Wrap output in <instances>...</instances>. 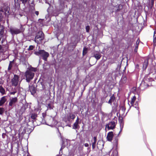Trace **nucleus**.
Returning <instances> with one entry per match:
<instances>
[{"label":"nucleus","instance_id":"nucleus-22","mask_svg":"<svg viewBox=\"0 0 156 156\" xmlns=\"http://www.w3.org/2000/svg\"><path fill=\"white\" fill-rule=\"evenodd\" d=\"M34 0H29L28 3L30 5L33 6L34 5Z\"/></svg>","mask_w":156,"mask_h":156},{"label":"nucleus","instance_id":"nucleus-32","mask_svg":"<svg viewBox=\"0 0 156 156\" xmlns=\"http://www.w3.org/2000/svg\"><path fill=\"white\" fill-rule=\"evenodd\" d=\"M5 134L4 133H3L2 135V137L3 138H5Z\"/></svg>","mask_w":156,"mask_h":156},{"label":"nucleus","instance_id":"nucleus-1","mask_svg":"<svg viewBox=\"0 0 156 156\" xmlns=\"http://www.w3.org/2000/svg\"><path fill=\"white\" fill-rule=\"evenodd\" d=\"M35 54L41 57H42L44 61H46L47 58L49 56V54L43 50H40L35 52Z\"/></svg>","mask_w":156,"mask_h":156},{"label":"nucleus","instance_id":"nucleus-30","mask_svg":"<svg viewBox=\"0 0 156 156\" xmlns=\"http://www.w3.org/2000/svg\"><path fill=\"white\" fill-rule=\"evenodd\" d=\"M34 48V47L33 46L31 45L30 46L28 50H32Z\"/></svg>","mask_w":156,"mask_h":156},{"label":"nucleus","instance_id":"nucleus-27","mask_svg":"<svg viewBox=\"0 0 156 156\" xmlns=\"http://www.w3.org/2000/svg\"><path fill=\"white\" fill-rule=\"evenodd\" d=\"M86 32L87 33L89 32L90 27L89 26H87L86 27Z\"/></svg>","mask_w":156,"mask_h":156},{"label":"nucleus","instance_id":"nucleus-2","mask_svg":"<svg viewBox=\"0 0 156 156\" xmlns=\"http://www.w3.org/2000/svg\"><path fill=\"white\" fill-rule=\"evenodd\" d=\"M44 38V34L41 31H39L35 37V41L37 43H39Z\"/></svg>","mask_w":156,"mask_h":156},{"label":"nucleus","instance_id":"nucleus-43","mask_svg":"<svg viewBox=\"0 0 156 156\" xmlns=\"http://www.w3.org/2000/svg\"><path fill=\"white\" fill-rule=\"evenodd\" d=\"M154 0H151V3L153 4H154Z\"/></svg>","mask_w":156,"mask_h":156},{"label":"nucleus","instance_id":"nucleus-13","mask_svg":"<svg viewBox=\"0 0 156 156\" xmlns=\"http://www.w3.org/2000/svg\"><path fill=\"white\" fill-rule=\"evenodd\" d=\"M97 140V138L95 136H94L93 139L91 140L92 142V147L93 149L95 147L96 143Z\"/></svg>","mask_w":156,"mask_h":156},{"label":"nucleus","instance_id":"nucleus-16","mask_svg":"<svg viewBox=\"0 0 156 156\" xmlns=\"http://www.w3.org/2000/svg\"><path fill=\"white\" fill-rule=\"evenodd\" d=\"M94 57L97 59V60H98L100 58L101 55L99 53H98L94 54Z\"/></svg>","mask_w":156,"mask_h":156},{"label":"nucleus","instance_id":"nucleus-25","mask_svg":"<svg viewBox=\"0 0 156 156\" xmlns=\"http://www.w3.org/2000/svg\"><path fill=\"white\" fill-rule=\"evenodd\" d=\"M148 64V61H145L143 65L144 67L145 68H146Z\"/></svg>","mask_w":156,"mask_h":156},{"label":"nucleus","instance_id":"nucleus-5","mask_svg":"<svg viewBox=\"0 0 156 156\" xmlns=\"http://www.w3.org/2000/svg\"><path fill=\"white\" fill-rule=\"evenodd\" d=\"M23 30H20V29L16 28H12L10 29V31L12 35L17 34L23 31Z\"/></svg>","mask_w":156,"mask_h":156},{"label":"nucleus","instance_id":"nucleus-35","mask_svg":"<svg viewBox=\"0 0 156 156\" xmlns=\"http://www.w3.org/2000/svg\"><path fill=\"white\" fill-rule=\"evenodd\" d=\"M146 82L145 81V80L143 81L142 82L141 85H142L143 84H144V83H145Z\"/></svg>","mask_w":156,"mask_h":156},{"label":"nucleus","instance_id":"nucleus-42","mask_svg":"<svg viewBox=\"0 0 156 156\" xmlns=\"http://www.w3.org/2000/svg\"><path fill=\"white\" fill-rule=\"evenodd\" d=\"M137 48H135V50H134L135 51V52H136L137 51Z\"/></svg>","mask_w":156,"mask_h":156},{"label":"nucleus","instance_id":"nucleus-29","mask_svg":"<svg viewBox=\"0 0 156 156\" xmlns=\"http://www.w3.org/2000/svg\"><path fill=\"white\" fill-rule=\"evenodd\" d=\"M12 62H11V61L10 62V63L9 64V66L8 67V69L9 70L12 67V65L11 63Z\"/></svg>","mask_w":156,"mask_h":156},{"label":"nucleus","instance_id":"nucleus-21","mask_svg":"<svg viewBox=\"0 0 156 156\" xmlns=\"http://www.w3.org/2000/svg\"><path fill=\"white\" fill-rule=\"evenodd\" d=\"M5 90L2 86H0V92L2 94H5Z\"/></svg>","mask_w":156,"mask_h":156},{"label":"nucleus","instance_id":"nucleus-34","mask_svg":"<svg viewBox=\"0 0 156 156\" xmlns=\"http://www.w3.org/2000/svg\"><path fill=\"white\" fill-rule=\"evenodd\" d=\"M20 30H23V31L24 30V28H23V27L21 26V28H20Z\"/></svg>","mask_w":156,"mask_h":156},{"label":"nucleus","instance_id":"nucleus-24","mask_svg":"<svg viewBox=\"0 0 156 156\" xmlns=\"http://www.w3.org/2000/svg\"><path fill=\"white\" fill-rule=\"evenodd\" d=\"M87 49L86 48H84L83 50V55H85L87 53Z\"/></svg>","mask_w":156,"mask_h":156},{"label":"nucleus","instance_id":"nucleus-15","mask_svg":"<svg viewBox=\"0 0 156 156\" xmlns=\"http://www.w3.org/2000/svg\"><path fill=\"white\" fill-rule=\"evenodd\" d=\"M127 78L126 77H123L122 78L120 81V83H124L126 81Z\"/></svg>","mask_w":156,"mask_h":156},{"label":"nucleus","instance_id":"nucleus-44","mask_svg":"<svg viewBox=\"0 0 156 156\" xmlns=\"http://www.w3.org/2000/svg\"><path fill=\"white\" fill-rule=\"evenodd\" d=\"M145 86H148V84H145Z\"/></svg>","mask_w":156,"mask_h":156},{"label":"nucleus","instance_id":"nucleus-17","mask_svg":"<svg viewBox=\"0 0 156 156\" xmlns=\"http://www.w3.org/2000/svg\"><path fill=\"white\" fill-rule=\"evenodd\" d=\"M78 124V122H75L73 124V128L75 129H77L79 126Z\"/></svg>","mask_w":156,"mask_h":156},{"label":"nucleus","instance_id":"nucleus-40","mask_svg":"<svg viewBox=\"0 0 156 156\" xmlns=\"http://www.w3.org/2000/svg\"><path fill=\"white\" fill-rule=\"evenodd\" d=\"M18 0H14L15 4H16L17 3Z\"/></svg>","mask_w":156,"mask_h":156},{"label":"nucleus","instance_id":"nucleus-11","mask_svg":"<svg viewBox=\"0 0 156 156\" xmlns=\"http://www.w3.org/2000/svg\"><path fill=\"white\" fill-rule=\"evenodd\" d=\"M4 28L3 26L0 25V40L3 37Z\"/></svg>","mask_w":156,"mask_h":156},{"label":"nucleus","instance_id":"nucleus-31","mask_svg":"<svg viewBox=\"0 0 156 156\" xmlns=\"http://www.w3.org/2000/svg\"><path fill=\"white\" fill-rule=\"evenodd\" d=\"M31 70L33 72H35L36 71V69L34 68H31Z\"/></svg>","mask_w":156,"mask_h":156},{"label":"nucleus","instance_id":"nucleus-37","mask_svg":"<svg viewBox=\"0 0 156 156\" xmlns=\"http://www.w3.org/2000/svg\"><path fill=\"white\" fill-rule=\"evenodd\" d=\"M15 93H16V92H11L10 93V94H14Z\"/></svg>","mask_w":156,"mask_h":156},{"label":"nucleus","instance_id":"nucleus-4","mask_svg":"<svg viewBox=\"0 0 156 156\" xmlns=\"http://www.w3.org/2000/svg\"><path fill=\"white\" fill-rule=\"evenodd\" d=\"M19 77L18 76L15 75L13 78L11 80V83L13 86H17L19 85L20 83V82L19 80Z\"/></svg>","mask_w":156,"mask_h":156},{"label":"nucleus","instance_id":"nucleus-36","mask_svg":"<svg viewBox=\"0 0 156 156\" xmlns=\"http://www.w3.org/2000/svg\"><path fill=\"white\" fill-rule=\"evenodd\" d=\"M84 146L85 147H88L89 146V144H88L87 143H85V144H84Z\"/></svg>","mask_w":156,"mask_h":156},{"label":"nucleus","instance_id":"nucleus-38","mask_svg":"<svg viewBox=\"0 0 156 156\" xmlns=\"http://www.w3.org/2000/svg\"><path fill=\"white\" fill-rule=\"evenodd\" d=\"M76 122H79V119L78 117L77 118V119Z\"/></svg>","mask_w":156,"mask_h":156},{"label":"nucleus","instance_id":"nucleus-46","mask_svg":"<svg viewBox=\"0 0 156 156\" xmlns=\"http://www.w3.org/2000/svg\"><path fill=\"white\" fill-rule=\"evenodd\" d=\"M56 156H59L58 155H57Z\"/></svg>","mask_w":156,"mask_h":156},{"label":"nucleus","instance_id":"nucleus-18","mask_svg":"<svg viewBox=\"0 0 156 156\" xmlns=\"http://www.w3.org/2000/svg\"><path fill=\"white\" fill-rule=\"evenodd\" d=\"M115 98L114 96V95L111 96V97H110V100L108 101V103L110 104L111 105L112 102L114 101V100L115 99Z\"/></svg>","mask_w":156,"mask_h":156},{"label":"nucleus","instance_id":"nucleus-19","mask_svg":"<svg viewBox=\"0 0 156 156\" xmlns=\"http://www.w3.org/2000/svg\"><path fill=\"white\" fill-rule=\"evenodd\" d=\"M136 100V97L135 96H133L131 98V101L130 102V104L131 105V106H133L134 102H135Z\"/></svg>","mask_w":156,"mask_h":156},{"label":"nucleus","instance_id":"nucleus-10","mask_svg":"<svg viewBox=\"0 0 156 156\" xmlns=\"http://www.w3.org/2000/svg\"><path fill=\"white\" fill-rule=\"evenodd\" d=\"M67 121H70L71 119H74L75 117V115L74 114L72 113H69L67 116Z\"/></svg>","mask_w":156,"mask_h":156},{"label":"nucleus","instance_id":"nucleus-20","mask_svg":"<svg viewBox=\"0 0 156 156\" xmlns=\"http://www.w3.org/2000/svg\"><path fill=\"white\" fill-rule=\"evenodd\" d=\"M37 117V115L36 114H32L31 115V119H35Z\"/></svg>","mask_w":156,"mask_h":156},{"label":"nucleus","instance_id":"nucleus-3","mask_svg":"<svg viewBox=\"0 0 156 156\" xmlns=\"http://www.w3.org/2000/svg\"><path fill=\"white\" fill-rule=\"evenodd\" d=\"M25 75L27 81L29 82L30 80L33 78L34 73L30 70H28L25 72Z\"/></svg>","mask_w":156,"mask_h":156},{"label":"nucleus","instance_id":"nucleus-8","mask_svg":"<svg viewBox=\"0 0 156 156\" xmlns=\"http://www.w3.org/2000/svg\"><path fill=\"white\" fill-rule=\"evenodd\" d=\"M9 8L8 7H6L4 9V10L2 9H0V20H1L2 18V13L1 12H4L6 14L7 13H9Z\"/></svg>","mask_w":156,"mask_h":156},{"label":"nucleus","instance_id":"nucleus-45","mask_svg":"<svg viewBox=\"0 0 156 156\" xmlns=\"http://www.w3.org/2000/svg\"><path fill=\"white\" fill-rule=\"evenodd\" d=\"M42 115H43V117L44 118V114L43 113V114H42Z\"/></svg>","mask_w":156,"mask_h":156},{"label":"nucleus","instance_id":"nucleus-14","mask_svg":"<svg viewBox=\"0 0 156 156\" xmlns=\"http://www.w3.org/2000/svg\"><path fill=\"white\" fill-rule=\"evenodd\" d=\"M6 99L5 97H2L0 100V106H2L6 101Z\"/></svg>","mask_w":156,"mask_h":156},{"label":"nucleus","instance_id":"nucleus-23","mask_svg":"<svg viewBox=\"0 0 156 156\" xmlns=\"http://www.w3.org/2000/svg\"><path fill=\"white\" fill-rule=\"evenodd\" d=\"M20 1L24 5L26 4H27L28 2V0H20Z\"/></svg>","mask_w":156,"mask_h":156},{"label":"nucleus","instance_id":"nucleus-39","mask_svg":"<svg viewBox=\"0 0 156 156\" xmlns=\"http://www.w3.org/2000/svg\"><path fill=\"white\" fill-rule=\"evenodd\" d=\"M35 13L37 15H38L39 14V12L38 11H36Z\"/></svg>","mask_w":156,"mask_h":156},{"label":"nucleus","instance_id":"nucleus-7","mask_svg":"<svg viewBox=\"0 0 156 156\" xmlns=\"http://www.w3.org/2000/svg\"><path fill=\"white\" fill-rule=\"evenodd\" d=\"M115 122L113 121L110 122L106 125V127L108 129H113L115 128Z\"/></svg>","mask_w":156,"mask_h":156},{"label":"nucleus","instance_id":"nucleus-41","mask_svg":"<svg viewBox=\"0 0 156 156\" xmlns=\"http://www.w3.org/2000/svg\"><path fill=\"white\" fill-rule=\"evenodd\" d=\"M138 45L137 44H136L135 48H138Z\"/></svg>","mask_w":156,"mask_h":156},{"label":"nucleus","instance_id":"nucleus-26","mask_svg":"<svg viewBox=\"0 0 156 156\" xmlns=\"http://www.w3.org/2000/svg\"><path fill=\"white\" fill-rule=\"evenodd\" d=\"M120 130L119 132V133L122 131V129L123 127V123L122 121H121V123H120Z\"/></svg>","mask_w":156,"mask_h":156},{"label":"nucleus","instance_id":"nucleus-28","mask_svg":"<svg viewBox=\"0 0 156 156\" xmlns=\"http://www.w3.org/2000/svg\"><path fill=\"white\" fill-rule=\"evenodd\" d=\"M4 112V109L2 108H0V114H2Z\"/></svg>","mask_w":156,"mask_h":156},{"label":"nucleus","instance_id":"nucleus-33","mask_svg":"<svg viewBox=\"0 0 156 156\" xmlns=\"http://www.w3.org/2000/svg\"><path fill=\"white\" fill-rule=\"evenodd\" d=\"M140 42V41L138 39H137L136 42V44H137L138 45V44H139V43Z\"/></svg>","mask_w":156,"mask_h":156},{"label":"nucleus","instance_id":"nucleus-12","mask_svg":"<svg viewBox=\"0 0 156 156\" xmlns=\"http://www.w3.org/2000/svg\"><path fill=\"white\" fill-rule=\"evenodd\" d=\"M29 89L32 94H34L36 92V90L35 88L33 86H29Z\"/></svg>","mask_w":156,"mask_h":156},{"label":"nucleus","instance_id":"nucleus-9","mask_svg":"<svg viewBox=\"0 0 156 156\" xmlns=\"http://www.w3.org/2000/svg\"><path fill=\"white\" fill-rule=\"evenodd\" d=\"M113 137V133L112 132H109L107 136V139L108 140L111 141L112 140Z\"/></svg>","mask_w":156,"mask_h":156},{"label":"nucleus","instance_id":"nucleus-6","mask_svg":"<svg viewBox=\"0 0 156 156\" xmlns=\"http://www.w3.org/2000/svg\"><path fill=\"white\" fill-rule=\"evenodd\" d=\"M17 98L16 97L12 98H10V102L9 103V105L11 107L17 102Z\"/></svg>","mask_w":156,"mask_h":156}]
</instances>
